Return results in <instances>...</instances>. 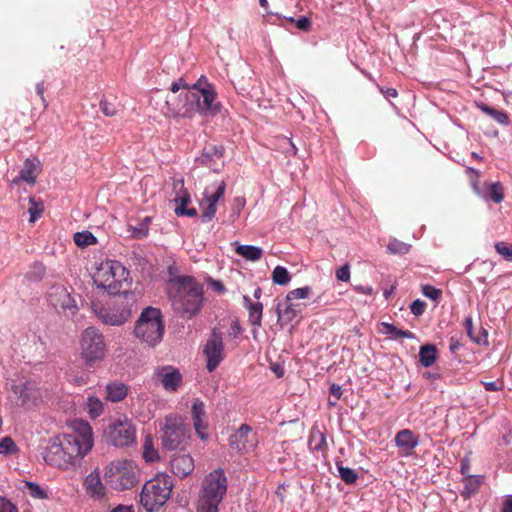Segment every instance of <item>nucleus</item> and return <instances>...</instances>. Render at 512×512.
Returning a JSON list of instances; mask_svg holds the SVG:
<instances>
[{
    "instance_id": "obj_38",
    "label": "nucleus",
    "mask_w": 512,
    "mask_h": 512,
    "mask_svg": "<svg viewBox=\"0 0 512 512\" xmlns=\"http://www.w3.org/2000/svg\"><path fill=\"white\" fill-rule=\"evenodd\" d=\"M411 245L396 238H391L387 244V251L394 255H405L410 251Z\"/></svg>"
},
{
    "instance_id": "obj_25",
    "label": "nucleus",
    "mask_w": 512,
    "mask_h": 512,
    "mask_svg": "<svg viewBox=\"0 0 512 512\" xmlns=\"http://www.w3.org/2000/svg\"><path fill=\"white\" fill-rule=\"evenodd\" d=\"M15 394L19 395L22 406L34 404L40 398V392L32 382H25L14 386Z\"/></svg>"
},
{
    "instance_id": "obj_63",
    "label": "nucleus",
    "mask_w": 512,
    "mask_h": 512,
    "mask_svg": "<svg viewBox=\"0 0 512 512\" xmlns=\"http://www.w3.org/2000/svg\"><path fill=\"white\" fill-rule=\"evenodd\" d=\"M241 333L242 328L240 327L238 322H234L228 331L229 336L232 338L238 337Z\"/></svg>"
},
{
    "instance_id": "obj_47",
    "label": "nucleus",
    "mask_w": 512,
    "mask_h": 512,
    "mask_svg": "<svg viewBox=\"0 0 512 512\" xmlns=\"http://www.w3.org/2000/svg\"><path fill=\"white\" fill-rule=\"evenodd\" d=\"M163 315L159 308L148 306L141 312L137 320H162Z\"/></svg>"
},
{
    "instance_id": "obj_52",
    "label": "nucleus",
    "mask_w": 512,
    "mask_h": 512,
    "mask_svg": "<svg viewBox=\"0 0 512 512\" xmlns=\"http://www.w3.org/2000/svg\"><path fill=\"white\" fill-rule=\"evenodd\" d=\"M131 231H132V236L136 239H141V238H144L148 235V228H147V224H142V223H139L138 226L136 227H132L131 228Z\"/></svg>"
},
{
    "instance_id": "obj_23",
    "label": "nucleus",
    "mask_w": 512,
    "mask_h": 512,
    "mask_svg": "<svg viewBox=\"0 0 512 512\" xmlns=\"http://www.w3.org/2000/svg\"><path fill=\"white\" fill-rule=\"evenodd\" d=\"M394 441L403 455H411L419 444V437L410 429H402L397 432Z\"/></svg>"
},
{
    "instance_id": "obj_28",
    "label": "nucleus",
    "mask_w": 512,
    "mask_h": 512,
    "mask_svg": "<svg viewBox=\"0 0 512 512\" xmlns=\"http://www.w3.org/2000/svg\"><path fill=\"white\" fill-rule=\"evenodd\" d=\"M377 330L381 334L388 335V337L392 340H398L401 338H414V334L412 332L399 329L389 322H381Z\"/></svg>"
},
{
    "instance_id": "obj_10",
    "label": "nucleus",
    "mask_w": 512,
    "mask_h": 512,
    "mask_svg": "<svg viewBox=\"0 0 512 512\" xmlns=\"http://www.w3.org/2000/svg\"><path fill=\"white\" fill-rule=\"evenodd\" d=\"M108 440L117 447L129 446L136 441V429L128 419L117 421L109 425Z\"/></svg>"
},
{
    "instance_id": "obj_24",
    "label": "nucleus",
    "mask_w": 512,
    "mask_h": 512,
    "mask_svg": "<svg viewBox=\"0 0 512 512\" xmlns=\"http://www.w3.org/2000/svg\"><path fill=\"white\" fill-rule=\"evenodd\" d=\"M39 172V163L34 159H26L19 175L11 181L10 187L13 188L15 185H18L20 181H25L30 185H34Z\"/></svg>"
},
{
    "instance_id": "obj_35",
    "label": "nucleus",
    "mask_w": 512,
    "mask_h": 512,
    "mask_svg": "<svg viewBox=\"0 0 512 512\" xmlns=\"http://www.w3.org/2000/svg\"><path fill=\"white\" fill-rule=\"evenodd\" d=\"M235 252L250 261H258L263 255L261 248L252 245H238Z\"/></svg>"
},
{
    "instance_id": "obj_16",
    "label": "nucleus",
    "mask_w": 512,
    "mask_h": 512,
    "mask_svg": "<svg viewBox=\"0 0 512 512\" xmlns=\"http://www.w3.org/2000/svg\"><path fill=\"white\" fill-rule=\"evenodd\" d=\"M257 434L247 424H242L235 433L229 437V446L239 453H247L257 446Z\"/></svg>"
},
{
    "instance_id": "obj_13",
    "label": "nucleus",
    "mask_w": 512,
    "mask_h": 512,
    "mask_svg": "<svg viewBox=\"0 0 512 512\" xmlns=\"http://www.w3.org/2000/svg\"><path fill=\"white\" fill-rule=\"evenodd\" d=\"M225 190L226 184L224 181L215 182L205 189L204 198L200 202L203 222H209L215 217L217 211L216 205L218 201L223 198Z\"/></svg>"
},
{
    "instance_id": "obj_53",
    "label": "nucleus",
    "mask_w": 512,
    "mask_h": 512,
    "mask_svg": "<svg viewBox=\"0 0 512 512\" xmlns=\"http://www.w3.org/2000/svg\"><path fill=\"white\" fill-rule=\"evenodd\" d=\"M290 22H295L298 29L308 31L311 27V20L308 17L302 16L298 20L294 18L289 19Z\"/></svg>"
},
{
    "instance_id": "obj_39",
    "label": "nucleus",
    "mask_w": 512,
    "mask_h": 512,
    "mask_svg": "<svg viewBox=\"0 0 512 512\" xmlns=\"http://www.w3.org/2000/svg\"><path fill=\"white\" fill-rule=\"evenodd\" d=\"M74 242L78 247L85 248L97 243L96 237L90 231L76 232L73 236Z\"/></svg>"
},
{
    "instance_id": "obj_9",
    "label": "nucleus",
    "mask_w": 512,
    "mask_h": 512,
    "mask_svg": "<svg viewBox=\"0 0 512 512\" xmlns=\"http://www.w3.org/2000/svg\"><path fill=\"white\" fill-rule=\"evenodd\" d=\"M217 93L214 87L203 89L200 93L190 92L189 98L192 101L193 117L196 113L202 116H216L221 111V104L216 101Z\"/></svg>"
},
{
    "instance_id": "obj_3",
    "label": "nucleus",
    "mask_w": 512,
    "mask_h": 512,
    "mask_svg": "<svg viewBox=\"0 0 512 512\" xmlns=\"http://www.w3.org/2000/svg\"><path fill=\"white\" fill-rule=\"evenodd\" d=\"M227 492V477L222 469L205 476L199 494L197 512H218V506Z\"/></svg>"
},
{
    "instance_id": "obj_1",
    "label": "nucleus",
    "mask_w": 512,
    "mask_h": 512,
    "mask_svg": "<svg viewBox=\"0 0 512 512\" xmlns=\"http://www.w3.org/2000/svg\"><path fill=\"white\" fill-rule=\"evenodd\" d=\"M172 309L180 317L196 316L203 306V286L191 276H176L167 283Z\"/></svg>"
},
{
    "instance_id": "obj_62",
    "label": "nucleus",
    "mask_w": 512,
    "mask_h": 512,
    "mask_svg": "<svg viewBox=\"0 0 512 512\" xmlns=\"http://www.w3.org/2000/svg\"><path fill=\"white\" fill-rule=\"evenodd\" d=\"M468 172L470 174H472L471 176V181H472V186H473V189L476 193H479V188H478V181H479V171L473 169V168H468Z\"/></svg>"
},
{
    "instance_id": "obj_55",
    "label": "nucleus",
    "mask_w": 512,
    "mask_h": 512,
    "mask_svg": "<svg viewBox=\"0 0 512 512\" xmlns=\"http://www.w3.org/2000/svg\"><path fill=\"white\" fill-rule=\"evenodd\" d=\"M0 512H18V509L6 498L0 497Z\"/></svg>"
},
{
    "instance_id": "obj_12",
    "label": "nucleus",
    "mask_w": 512,
    "mask_h": 512,
    "mask_svg": "<svg viewBox=\"0 0 512 512\" xmlns=\"http://www.w3.org/2000/svg\"><path fill=\"white\" fill-rule=\"evenodd\" d=\"M203 354L206 358V368L213 372L224 359V343L220 332L214 328L210 337L203 346Z\"/></svg>"
},
{
    "instance_id": "obj_20",
    "label": "nucleus",
    "mask_w": 512,
    "mask_h": 512,
    "mask_svg": "<svg viewBox=\"0 0 512 512\" xmlns=\"http://www.w3.org/2000/svg\"><path fill=\"white\" fill-rule=\"evenodd\" d=\"M191 417L196 434L200 439L206 440L208 438V434L206 432L208 429V422L206 420L205 405L200 399H196L192 403Z\"/></svg>"
},
{
    "instance_id": "obj_60",
    "label": "nucleus",
    "mask_w": 512,
    "mask_h": 512,
    "mask_svg": "<svg viewBox=\"0 0 512 512\" xmlns=\"http://www.w3.org/2000/svg\"><path fill=\"white\" fill-rule=\"evenodd\" d=\"M45 267L41 263H35L33 265V280H40L44 277Z\"/></svg>"
},
{
    "instance_id": "obj_33",
    "label": "nucleus",
    "mask_w": 512,
    "mask_h": 512,
    "mask_svg": "<svg viewBox=\"0 0 512 512\" xmlns=\"http://www.w3.org/2000/svg\"><path fill=\"white\" fill-rule=\"evenodd\" d=\"M173 191L175 192L173 201L176 203V207L185 208L190 203V194L184 187V181L182 179L173 181Z\"/></svg>"
},
{
    "instance_id": "obj_61",
    "label": "nucleus",
    "mask_w": 512,
    "mask_h": 512,
    "mask_svg": "<svg viewBox=\"0 0 512 512\" xmlns=\"http://www.w3.org/2000/svg\"><path fill=\"white\" fill-rule=\"evenodd\" d=\"M482 384L487 391H500L504 387L502 381L482 382Z\"/></svg>"
},
{
    "instance_id": "obj_41",
    "label": "nucleus",
    "mask_w": 512,
    "mask_h": 512,
    "mask_svg": "<svg viewBox=\"0 0 512 512\" xmlns=\"http://www.w3.org/2000/svg\"><path fill=\"white\" fill-rule=\"evenodd\" d=\"M19 452V448L10 436H5L0 441L1 455H15Z\"/></svg>"
},
{
    "instance_id": "obj_8",
    "label": "nucleus",
    "mask_w": 512,
    "mask_h": 512,
    "mask_svg": "<svg viewBox=\"0 0 512 512\" xmlns=\"http://www.w3.org/2000/svg\"><path fill=\"white\" fill-rule=\"evenodd\" d=\"M162 431V445L167 450H175L186 446L191 438L189 424L176 414H169L165 417Z\"/></svg>"
},
{
    "instance_id": "obj_58",
    "label": "nucleus",
    "mask_w": 512,
    "mask_h": 512,
    "mask_svg": "<svg viewBox=\"0 0 512 512\" xmlns=\"http://www.w3.org/2000/svg\"><path fill=\"white\" fill-rule=\"evenodd\" d=\"M336 277L340 281H344V282L348 281L350 279L349 267L347 265L340 267L336 271Z\"/></svg>"
},
{
    "instance_id": "obj_51",
    "label": "nucleus",
    "mask_w": 512,
    "mask_h": 512,
    "mask_svg": "<svg viewBox=\"0 0 512 512\" xmlns=\"http://www.w3.org/2000/svg\"><path fill=\"white\" fill-rule=\"evenodd\" d=\"M209 87H214L212 84L208 83L207 78L205 76H201L196 83H194L187 92H197L200 93L203 89H208Z\"/></svg>"
},
{
    "instance_id": "obj_48",
    "label": "nucleus",
    "mask_w": 512,
    "mask_h": 512,
    "mask_svg": "<svg viewBox=\"0 0 512 512\" xmlns=\"http://www.w3.org/2000/svg\"><path fill=\"white\" fill-rule=\"evenodd\" d=\"M422 293L425 297L435 302H438L442 297V290L429 284L422 286Z\"/></svg>"
},
{
    "instance_id": "obj_64",
    "label": "nucleus",
    "mask_w": 512,
    "mask_h": 512,
    "mask_svg": "<svg viewBox=\"0 0 512 512\" xmlns=\"http://www.w3.org/2000/svg\"><path fill=\"white\" fill-rule=\"evenodd\" d=\"M501 512H512V495H508L505 497Z\"/></svg>"
},
{
    "instance_id": "obj_57",
    "label": "nucleus",
    "mask_w": 512,
    "mask_h": 512,
    "mask_svg": "<svg viewBox=\"0 0 512 512\" xmlns=\"http://www.w3.org/2000/svg\"><path fill=\"white\" fill-rule=\"evenodd\" d=\"M209 287L218 294H223L226 291L224 284L219 280L209 279L208 280Z\"/></svg>"
},
{
    "instance_id": "obj_27",
    "label": "nucleus",
    "mask_w": 512,
    "mask_h": 512,
    "mask_svg": "<svg viewBox=\"0 0 512 512\" xmlns=\"http://www.w3.org/2000/svg\"><path fill=\"white\" fill-rule=\"evenodd\" d=\"M310 288L309 287H302V288H297V289H294L290 292H288L287 296H286V300H285V308H284V311L287 315H289V313H291V317H295L296 316V313H295V308L297 306V304L294 303V301L296 300H300V299H305L309 293H310Z\"/></svg>"
},
{
    "instance_id": "obj_6",
    "label": "nucleus",
    "mask_w": 512,
    "mask_h": 512,
    "mask_svg": "<svg viewBox=\"0 0 512 512\" xmlns=\"http://www.w3.org/2000/svg\"><path fill=\"white\" fill-rule=\"evenodd\" d=\"M80 357L87 368L102 362L107 355V345L102 333L94 327L85 329L79 339Z\"/></svg>"
},
{
    "instance_id": "obj_46",
    "label": "nucleus",
    "mask_w": 512,
    "mask_h": 512,
    "mask_svg": "<svg viewBox=\"0 0 512 512\" xmlns=\"http://www.w3.org/2000/svg\"><path fill=\"white\" fill-rule=\"evenodd\" d=\"M30 207L28 209V212L30 214V222H34L37 218H39L43 211L44 207L41 202H37L35 197L29 198Z\"/></svg>"
},
{
    "instance_id": "obj_59",
    "label": "nucleus",
    "mask_w": 512,
    "mask_h": 512,
    "mask_svg": "<svg viewBox=\"0 0 512 512\" xmlns=\"http://www.w3.org/2000/svg\"><path fill=\"white\" fill-rule=\"evenodd\" d=\"M175 214L177 216H188V217H194L197 215V210L195 208H183L182 207H175Z\"/></svg>"
},
{
    "instance_id": "obj_30",
    "label": "nucleus",
    "mask_w": 512,
    "mask_h": 512,
    "mask_svg": "<svg viewBox=\"0 0 512 512\" xmlns=\"http://www.w3.org/2000/svg\"><path fill=\"white\" fill-rule=\"evenodd\" d=\"M470 339L477 344H488V332L483 328L482 322H465Z\"/></svg>"
},
{
    "instance_id": "obj_7",
    "label": "nucleus",
    "mask_w": 512,
    "mask_h": 512,
    "mask_svg": "<svg viewBox=\"0 0 512 512\" xmlns=\"http://www.w3.org/2000/svg\"><path fill=\"white\" fill-rule=\"evenodd\" d=\"M58 438L64 448V454L68 455L72 464L82 459L93 446L92 428L86 422H80L75 432L63 434Z\"/></svg>"
},
{
    "instance_id": "obj_36",
    "label": "nucleus",
    "mask_w": 512,
    "mask_h": 512,
    "mask_svg": "<svg viewBox=\"0 0 512 512\" xmlns=\"http://www.w3.org/2000/svg\"><path fill=\"white\" fill-rule=\"evenodd\" d=\"M243 306L249 311L252 320H260L263 306L259 301H253L249 296H243Z\"/></svg>"
},
{
    "instance_id": "obj_34",
    "label": "nucleus",
    "mask_w": 512,
    "mask_h": 512,
    "mask_svg": "<svg viewBox=\"0 0 512 512\" xmlns=\"http://www.w3.org/2000/svg\"><path fill=\"white\" fill-rule=\"evenodd\" d=\"M464 489L461 492V496L465 499H469L472 495L476 494L483 483V478L476 475H467L463 479Z\"/></svg>"
},
{
    "instance_id": "obj_45",
    "label": "nucleus",
    "mask_w": 512,
    "mask_h": 512,
    "mask_svg": "<svg viewBox=\"0 0 512 512\" xmlns=\"http://www.w3.org/2000/svg\"><path fill=\"white\" fill-rule=\"evenodd\" d=\"M99 106L102 113L107 117H113L118 114L119 104L111 102L107 98L102 99Z\"/></svg>"
},
{
    "instance_id": "obj_11",
    "label": "nucleus",
    "mask_w": 512,
    "mask_h": 512,
    "mask_svg": "<svg viewBox=\"0 0 512 512\" xmlns=\"http://www.w3.org/2000/svg\"><path fill=\"white\" fill-rule=\"evenodd\" d=\"M153 381L168 393H176L183 386V375L172 365L159 366L154 370Z\"/></svg>"
},
{
    "instance_id": "obj_42",
    "label": "nucleus",
    "mask_w": 512,
    "mask_h": 512,
    "mask_svg": "<svg viewBox=\"0 0 512 512\" xmlns=\"http://www.w3.org/2000/svg\"><path fill=\"white\" fill-rule=\"evenodd\" d=\"M272 280L275 284L287 285L291 280V276L285 267L276 266L272 272Z\"/></svg>"
},
{
    "instance_id": "obj_32",
    "label": "nucleus",
    "mask_w": 512,
    "mask_h": 512,
    "mask_svg": "<svg viewBox=\"0 0 512 512\" xmlns=\"http://www.w3.org/2000/svg\"><path fill=\"white\" fill-rule=\"evenodd\" d=\"M476 105L483 113L491 117L498 124L507 126L510 123L509 116L505 111L490 107L483 102H478Z\"/></svg>"
},
{
    "instance_id": "obj_22",
    "label": "nucleus",
    "mask_w": 512,
    "mask_h": 512,
    "mask_svg": "<svg viewBox=\"0 0 512 512\" xmlns=\"http://www.w3.org/2000/svg\"><path fill=\"white\" fill-rule=\"evenodd\" d=\"M85 492L96 501H102L106 497V487L102 483L97 469L89 473L83 483Z\"/></svg>"
},
{
    "instance_id": "obj_29",
    "label": "nucleus",
    "mask_w": 512,
    "mask_h": 512,
    "mask_svg": "<svg viewBox=\"0 0 512 512\" xmlns=\"http://www.w3.org/2000/svg\"><path fill=\"white\" fill-rule=\"evenodd\" d=\"M308 447L312 452H321L322 454H325L327 450L325 434L317 428H312L309 435Z\"/></svg>"
},
{
    "instance_id": "obj_17",
    "label": "nucleus",
    "mask_w": 512,
    "mask_h": 512,
    "mask_svg": "<svg viewBox=\"0 0 512 512\" xmlns=\"http://www.w3.org/2000/svg\"><path fill=\"white\" fill-rule=\"evenodd\" d=\"M164 333L163 322H136L134 334L150 346L160 342Z\"/></svg>"
},
{
    "instance_id": "obj_2",
    "label": "nucleus",
    "mask_w": 512,
    "mask_h": 512,
    "mask_svg": "<svg viewBox=\"0 0 512 512\" xmlns=\"http://www.w3.org/2000/svg\"><path fill=\"white\" fill-rule=\"evenodd\" d=\"M93 281L110 295L127 293L132 285L129 270L116 260L101 262L93 275Z\"/></svg>"
},
{
    "instance_id": "obj_5",
    "label": "nucleus",
    "mask_w": 512,
    "mask_h": 512,
    "mask_svg": "<svg viewBox=\"0 0 512 512\" xmlns=\"http://www.w3.org/2000/svg\"><path fill=\"white\" fill-rule=\"evenodd\" d=\"M173 488V482L167 474H157L148 480L140 495L141 505L148 511H158L169 499Z\"/></svg>"
},
{
    "instance_id": "obj_15",
    "label": "nucleus",
    "mask_w": 512,
    "mask_h": 512,
    "mask_svg": "<svg viewBox=\"0 0 512 512\" xmlns=\"http://www.w3.org/2000/svg\"><path fill=\"white\" fill-rule=\"evenodd\" d=\"M190 92H185L184 95H170L167 97L162 112L169 118H193L192 101L189 98Z\"/></svg>"
},
{
    "instance_id": "obj_44",
    "label": "nucleus",
    "mask_w": 512,
    "mask_h": 512,
    "mask_svg": "<svg viewBox=\"0 0 512 512\" xmlns=\"http://www.w3.org/2000/svg\"><path fill=\"white\" fill-rule=\"evenodd\" d=\"M489 198L497 204L504 200V188L500 182L489 184Z\"/></svg>"
},
{
    "instance_id": "obj_50",
    "label": "nucleus",
    "mask_w": 512,
    "mask_h": 512,
    "mask_svg": "<svg viewBox=\"0 0 512 512\" xmlns=\"http://www.w3.org/2000/svg\"><path fill=\"white\" fill-rule=\"evenodd\" d=\"M495 250L507 261H512V245L509 246L505 242H497L494 245Z\"/></svg>"
},
{
    "instance_id": "obj_4",
    "label": "nucleus",
    "mask_w": 512,
    "mask_h": 512,
    "mask_svg": "<svg viewBox=\"0 0 512 512\" xmlns=\"http://www.w3.org/2000/svg\"><path fill=\"white\" fill-rule=\"evenodd\" d=\"M139 473L140 471L133 461L117 459L105 467L104 478L113 489L123 491L138 484Z\"/></svg>"
},
{
    "instance_id": "obj_43",
    "label": "nucleus",
    "mask_w": 512,
    "mask_h": 512,
    "mask_svg": "<svg viewBox=\"0 0 512 512\" xmlns=\"http://www.w3.org/2000/svg\"><path fill=\"white\" fill-rule=\"evenodd\" d=\"M337 470L339 472L340 478L346 484H354L358 479L356 471L349 467H344L337 463Z\"/></svg>"
},
{
    "instance_id": "obj_54",
    "label": "nucleus",
    "mask_w": 512,
    "mask_h": 512,
    "mask_svg": "<svg viewBox=\"0 0 512 512\" xmlns=\"http://www.w3.org/2000/svg\"><path fill=\"white\" fill-rule=\"evenodd\" d=\"M425 307L426 303L420 299H417L411 304L410 309L415 316H420L424 312Z\"/></svg>"
},
{
    "instance_id": "obj_21",
    "label": "nucleus",
    "mask_w": 512,
    "mask_h": 512,
    "mask_svg": "<svg viewBox=\"0 0 512 512\" xmlns=\"http://www.w3.org/2000/svg\"><path fill=\"white\" fill-rule=\"evenodd\" d=\"M170 467L175 476L185 478L194 471V459L188 453L174 454L170 460Z\"/></svg>"
},
{
    "instance_id": "obj_18",
    "label": "nucleus",
    "mask_w": 512,
    "mask_h": 512,
    "mask_svg": "<svg viewBox=\"0 0 512 512\" xmlns=\"http://www.w3.org/2000/svg\"><path fill=\"white\" fill-rule=\"evenodd\" d=\"M48 301L56 310L69 311L73 316L77 309L74 299L62 285H53L48 292Z\"/></svg>"
},
{
    "instance_id": "obj_26",
    "label": "nucleus",
    "mask_w": 512,
    "mask_h": 512,
    "mask_svg": "<svg viewBox=\"0 0 512 512\" xmlns=\"http://www.w3.org/2000/svg\"><path fill=\"white\" fill-rule=\"evenodd\" d=\"M106 399L110 402L117 403L124 400L129 392L128 385L122 382H111L106 385Z\"/></svg>"
},
{
    "instance_id": "obj_49",
    "label": "nucleus",
    "mask_w": 512,
    "mask_h": 512,
    "mask_svg": "<svg viewBox=\"0 0 512 512\" xmlns=\"http://www.w3.org/2000/svg\"><path fill=\"white\" fill-rule=\"evenodd\" d=\"M25 487L27 488L30 496L36 499H44L47 497L45 491L36 483L33 482H25Z\"/></svg>"
},
{
    "instance_id": "obj_56",
    "label": "nucleus",
    "mask_w": 512,
    "mask_h": 512,
    "mask_svg": "<svg viewBox=\"0 0 512 512\" xmlns=\"http://www.w3.org/2000/svg\"><path fill=\"white\" fill-rule=\"evenodd\" d=\"M330 395L335 398V401L332 402L329 400L330 405H336V402L341 398L342 396V387L338 384H332L329 389Z\"/></svg>"
},
{
    "instance_id": "obj_40",
    "label": "nucleus",
    "mask_w": 512,
    "mask_h": 512,
    "mask_svg": "<svg viewBox=\"0 0 512 512\" xmlns=\"http://www.w3.org/2000/svg\"><path fill=\"white\" fill-rule=\"evenodd\" d=\"M143 458L146 462H154L159 458L158 451L154 448L152 438L147 436L143 444Z\"/></svg>"
},
{
    "instance_id": "obj_37",
    "label": "nucleus",
    "mask_w": 512,
    "mask_h": 512,
    "mask_svg": "<svg viewBox=\"0 0 512 512\" xmlns=\"http://www.w3.org/2000/svg\"><path fill=\"white\" fill-rule=\"evenodd\" d=\"M86 410L89 416L95 419L104 412V404L98 397L90 396L87 398Z\"/></svg>"
},
{
    "instance_id": "obj_19",
    "label": "nucleus",
    "mask_w": 512,
    "mask_h": 512,
    "mask_svg": "<svg viewBox=\"0 0 512 512\" xmlns=\"http://www.w3.org/2000/svg\"><path fill=\"white\" fill-rule=\"evenodd\" d=\"M44 460L47 464L60 468L68 469L72 464L71 460L68 459V455L64 454V448L61 445L59 438L54 439L44 456Z\"/></svg>"
},
{
    "instance_id": "obj_31",
    "label": "nucleus",
    "mask_w": 512,
    "mask_h": 512,
    "mask_svg": "<svg viewBox=\"0 0 512 512\" xmlns=\"http://www.w3.org/2000/svg\"><path fill=\"white\" fill-rule=\"evenodd\" d=\"M438 349L433 344L422 345L419 349V362L423 367L432 366L438 357Z\"/></svg>"
},
{
    "instance_id": "obj_14",
    "label": "nucleus",
    "mask_w": 512,
    "mask_h": 512,
    "mask_svg": "<svg viewBox=\"0 0 512 512\" xmlns=\"http://www.w3.org/2000/svg\"><path fill=\"white\" fill-rule=\"evenodd\" d=\"M225 190L226 184L224 181L215 182L205 189L204 198L200 202L203 222H209L215 217L217 211L216 205L218 201L223 198Z\"/></svg>"
}]
</instances>
